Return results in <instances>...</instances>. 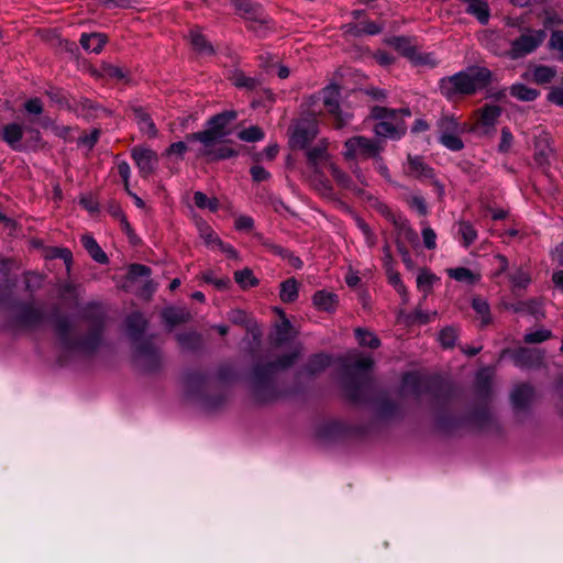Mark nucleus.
<instances>
[{"label":"nucleus","mask_w":563,"mask_h":563,"mask_svg":"<svg viewBox=\"0 0 563 563\" xmlns=\"http://www.w3.org/2000/svg\"><path fill=\"white\" fill-rule=\"evenodd\" d=\"M490 78V71L483 67H470L441 82V91L446 97L455 93L468 95L484 88Z\"/></svg>","instance_id":"obj_1"},{"label":"nucleus","mask_w":563,"mask_h":563,"mask_svg":"<svg viewBox=\"0 0 563 563\" xmlns=\"http://www.w3.org/2000/svg\"><path fill=\"white\" fill-rule=\"evenodd\" d=\"M371 113L374 119L378 120L374 128L376 135L400 139L405 134L407 126L404 119L410 117L408 109L396 111L384 107H375L372 109Z\"/></svg>","instance_id":"obj_2"},{"label":"nucleus","mask_w":563,"mask_h":563,"mask_svg":"<svg viewBox=\"0 0 563 563\" xmlns=\"http://www.w3.org/2000/svg\"><path fill=\"white\" fill-rule=\"evenodd\" d=\"M235 111H225L213 117L208 124V129L203 132L191 134L187 137L188 141H199L200 144L207 146L217 145L227 135L230 134L229 124L235 120Z\"/></svg>","instance_id":"obj_3"},{"label":"nucleus","mask_w":563,"mask_h":563,"mask_svg":"<svg viewBox=\"0 0 563 563\" xmlns=\"http://www.w3.org/2000/svg\"><path fill=\"white\" fill-rule=\"evenodd\" d=\"M307 157L310 165L314 168L316 178L314 181H319L322 187V192L325 194L329 190V187L325 183L319 179V174L323 169H329L333 177L338 180L342 186H346L347 178L346 176L340 172L335 165L330 161L329 155L325 151V145L316 146L313 148L308 150Z\"/></svg>","instance_id":"obj_4"},{"label":"nucleus","mask_w":563,"mask_h":563,"mask_svg":"<svg viewBox=\"0 0 563 563\" xmlns=\"http://www.w3.org/2000/svg\"><path fill=\"white\" fill-rule=\"evenodd\" d=\"M440 143L450 151H460L464 144L461 135L466 128L461 125L453 117H445L439 121Z\"/></svg>","instance_id":"obj_5"},{"label":"nucleus","mask_w":563,"mask_h":563,"mask_svg":"<svg viewBox=\"0 0 563 563\" xmlns=\"http://www.w3.org/2000/svg\"><path fill=\"white\" fill-rule=\"evenodd\" d=\"M380 151L378 142L364 136H354L345 142L344 157L346 159L369 158Z\"/></svg>","instance_id":"obj_6"},{"label":"nucleus","mask_w":563,"mask_h":563,"mask_svg":"<svg viewBox=\"0 0 563 563\" xmlns=\"http://www.w3.org/2000/svg\"><path fill=\"white\" fill-rule=\"evenodd\" d=\"M545 32L543 30H528L522 33L520 37L515 40L511 45L510 55L512 58H518L532 53L545 40Z\"/></svg>","instance_id":"obj_7"},{"label":"nucleus","mask_w":563,"mask_h":563,"mask_svg":"<svg viewBox=\"0 0 563 563\" xmlns=\"http://www.w3.org/2000/svg\"><path fill=\"white\" fill-rule=\"evenodd\" d=\"M339 98L340 89L335 85H330L322 90V100L324 107L329 113H331L336 119L338 126H342L347 123L350 115L347 113L341 115Z\"/></svg>","instance_id":"obj_8"},{"label":"nucleus","mask_w":563,"mask_h":563,"mask_svg":"<svg viewBox=\"0 0 563 563\" xmlns=\"http://www.w3.org/2000/svg\"><path fill=\"white\" fill-rule=\"evenodd\" d=\"M132 157L143 177L150 176L157 166V154L151 148L134 147L132 150Z\"/></svg>","instance_id":"obj_9"},{"label":"nucleus","mask_w":563,"mask_h":563,"mask_svg":"<svg viewBox=\"0 0 563 563\" xmlns=\"http://www.w3.org/2000/svg\"><path fill=\"white\" fill-rule=\"evenodd\" d=\"M501 114V109L495 104H487L483 107L477 114L475 129L482 134H489Z\"/></svg>","instance_id":"obj_10"},{"label":"nucleus","mask_w":563,"mask_h":563,"mask_svg":"<svg viewBox=\"0 0 563 563\" xmlns=\"http://www.w3.org/2000/svg\"><path fill=\"white\" fill-rule=\"evenodd\" d=\"M318 134L314 122L300 121L296 124L290 137L294 147H306Z\"/></svg>","instance_id":"obj_11"},{"label":"nucleus","mask_w":563,"mask_h":563,"mask_svg":"<svg viewBox=\"0 0 563 563\" xmlns=\"http://www.w3.org/2000/svg\"><path fill=\"white\" fill-rule=\"evenodd\" d=\"M107 43V36L102 33H84L80 37L82 48L89 53L99 54Z\"/></svg>","instance_id":"obj_12"},{"label":"nucleus","mask_w":563,"mask_h":563,"mask_svg":"<svg viewBox=\"0 0 563 563\" xmlns=\"http://www.w3.org/2000/svg\"><path fill=\"white\" fill-rule=\"evenodd\" d=\"M534 157L538 164L544 165L550 162L553 150L548 134H542L537 137L534 143Z\"/></svg>","instance_id":"obj_13"},{"label":"nucleus","mask_w":563,"mask_h":563,"mask_svg":"<svg viewBox=\"0 0 563 563\" xmlns=\"http://www.w3.org/2000/svg\"><path fill=\"white\" fill-rule=\"evenodd\" d=\"M23 135V129L16 123H10L3 126L1 131L2 140L13 150L21 148V139Z\"/></svg>","instance_id":"obj_14"},{"label":"nucleus","mask_w":563,"mask_h":563,"mask_svg":"<svg viewBox=\"0 0 563 563\" xmlns=\"http://www.w3.org/2000/svg\"><path fill=\"white\" fill-rule=\"evenodd\" d=\"M445 272L452 279L466 285H474L481 279L478 272L466 267L448 268Z\"/></svg>","instance_id":"obj_15"},{"label":"nucleus","mask_w":563,"mask_h":563,"mask_svg":"<svg viewBox=\"0 0 563 563\" xmlns=\"http://www.w3.org/2000/svg\"><path fill=\"white\" fill-rule=\"evenodd\" d=\"M198 154L207 156L210 159H224L236 155V152L224 145L216 147V145L207 146L206 144H201Z\"/></svg>","instance_id":"obj_16"},{"label":"nucleus","mask_w":563,"mask_h":563,"mask_svg":"<svg viewBox=\"0 0 563 563\" xmlns=\"http://www.w3.org/2000/svg\"><path fill=\"white\" fill-rule=\"evenodd\" d=\"M134 118L139 125L141 132L146 134L147 136L154 137L157 134V129L153 122V120L148 117V114L141 108L134 109Z\"/></svg>","instance_id":"obj_17"},{"label":"nucleus","mask_w":563,"mask_h":563,"mask_svg":"<svg viewBox=\"0 0 563 563\" xmlns=\"http://www.w3.org/2000/svg\"><path fill=\"white\" fill-rule=\"evenodd\" d=\"M336 303L338 297L333 292L320 290L313 296V305L320 310L332 311L335 309Z\"/></svg>","instance_id":"obj_18"},{"label":"nucleus","mask_w":563,"mask_h":563,"mask_svg":"<svg viewBox=\"0 0 563 563\" xmlns=\"http://www.w3.org/2000/svg\"><path fill=\"white\" fill-rule=\"evenodd\" d=\"M197 229L206 246L211 250H216L217 246H222V241L206 222L198 221Z\"/></svg>","instance_id":"obj_19"},{"label":"nucleus","mask_w":563,"mask_h":563,"mask_svg":"<svg viewBox=\"0 0 563 563\" xmlns=\"http://www.w3.org/2000/svg\"><path fill=\"white\" fill-rule=\"evenodd\" d=\"M407 173L410 174L413 177H423L428 178L432 176V170L429 168L423 161L418 157H408V166H407Z\"/></svg>","instance_id":"obj_20"},{"label":"nucleus","mask_w":563,"mask_h":563,"mask_svg":"<svg viewBox=\"0 0 563 563\" xmlns=\"http://www.w3.org/2000/svg\"><path fill=\"white\" fill-rule=\"evenodd\" d=\"M382 31V25L375 22H360L355 25H346V33L355 36L363 34L374 35Z\"/></svg>","instance_id":"obj_21"},{"label":"nucleus","mask_w":563,"mask_h":563,"mask_svg":"<svg viewBox=\"0 0 563 563\" xmlns=\"http://www.w3.org/2000/svg\"><path fill=\"white\" fill-rule=\"evenodd\" d=\"M81 243L84 247L88 251L91 257L98 263H106L107 255L100 249L96 240L90 235H82Z\"/></svg>","instance_id":"obj_22"},{"label":"nucleus","mask_w":563,"mask_h":563,"mask_svg":"<svg viewBox=\"0 0 563 563\" xmlns=\"http://www.w3.org/2000/svg\"><path fill=\"white\" fill-rule=\"evenodd\" d=\"M373 360L369 355L353 352L349 354V367L356 372L367 371L371 368Z\"/></svg>","instance_id":"obj_23"},{"label":"nucleus","mask_w":563,"mask_h":563,"mask_svg":"<svg viewBox=\"0 0 563 563\" xmlns=\"http://www.w3.org/2000/svg\"><path fill=\"white\" fill-rule=\"evenodd\" d=\"M190 43L194 48L200 54H211L213 52L212 46L209 44L203 34L197 29L190 31Z\"/></svg>","instance_id":"obj_24"},{"label":"nucleus","mask_w":563,"mask_h":563,"mask_svg":"<svg viewBox=\"0 0 563 563\" xmlns=\"http://www.w3.org/2000/svg\"><path fill=\"white\" fill-rule=\"evenodd\" d=\"M541 361L538 350L520 349L516 354V363L520 366H531Z\"/></svg>","instance_id":"obj_25"},{"label":"nucleus","mask_w":563,"mask_h":563,"mask_svg":"<svg viewBox=\"0 0 563 563\" xmlns=\"http://www.w3.org/2000/svg\"><path fill=\"white\" fill-rule=\"evenodd\" d=\"M472 307L476 312L483 325L488 324L490 321V311L487 301L481 297H475L472 300Z\"/></svg>","instance_id":"obj_26"},{"label":"nucleus","mask_w":563,"mask_h":563,"mask_svg":"<svg viewBox=\"0 0 563 563\" xmlns=\"http://www.w3.org/2000/svg\"><path fill=\"white\" fill-rule=\"evenodd\" d=\"M298 297V285L294 278L285 280L280 286V299L284 302H292Z\"/></svg>","instance_id":"obj_27"},{"label":"nucleus","mask_w":563,"mask_h":563,"mask_svg":"<svg viewBox=\"0 0 563 563\" xmlns=\"http://www.w3.org/2000/svg\"><path fill=\"white\" fill-rule=\"evenodd\" d=\"M556 75V70L553 67L540 65L533 69L532 79L537 84L550 82Z\"/></svg>","instance_id":"obj_28"},{"label":"nucleus","mask_w":563,"mask_h":563,"mask_svg":"<svg viewBox=\"0 0 563 563\" xmlns=\"http://www.w3.org/2000/svg\"><path fill=\"white\" fill-rule=\"evenodd\" d=\"M467 11L474 14L482 23L488 20L487 4L482 0H468Z\"/></svg>","instance_id":"obj_29"},{"label":"nucleus","mask_w":563,"mask_h":563,"mask_svg":"<svg viewBox=\"0 0 563 563\" xmlns=\"http://www.w3.org/2000/svg\"><path fill=\"white\" fill-rule=\"evenodd\" d=\"M511 95L522 101H532L538 97L539 92L536 89L518 84L511 87Z\"/></svg>","instance_id":"obj_30"},{"label":"nucleus","mask_w":563,"mask_h":563,"mask_svg":"<svg viewBox=\"0 0 563 563\" xmlns=\"http://www.w3.org/2000/svg\"><path fill=\"white\" fill-rule=\"evenodd\" d=\"M99 76L114 79L118 81L126 79V73L122 68L110 64H103L101 66Z\"/></svg>","instance_id":"obj_31"},{"label":"nucleus","mask_w":563,"mask_h":563,"mask_svg":"<svg viewBox=\"0 0 563 563\" xmlns=\"http://www.w3.org/2000/svg\"><path fill=\"white\" fill-rule=\"evenodd\" d=\"M234 279L244 289L253 287L258 283L253 272L247 268L235 272Z\"/></svg>","instance_id":"obj_32"},{"label":"nucleus","mask_w":563,"mask_h":563,"mask_svg":"<svg viewBox=\"0 0 563 563\" xmlns=\"http://www.w3.org/2000/svg\"><path fill=\"white\" fill-rule=\"evenodd\" d=\"M459 234L465 246L471 245L477 239V232L468 222L459 223Z\"/></svg>","instance_id":"obj_33"},{"label":"nucleus","mask_w":563,"mask_h":563,"mask_svg":"<svg viewBox=\"0 0 563 563\" xmlns=\"http://www.w3.org/2000/svg\"><path fill=\"white\" fill-rule=\"evenodd\" d=\"M238 136L244 142H257L264 139V132L258 126L252 125L241 130Z\"/></svg>","instance_id":"obj_34"},{"label":"nucleus","mask_w":563,"mask_h":563,"mask_svg":"<svg viewBox=\"0 0 563 563\" xmlns=\"http://www.w3.org/2000/svg\"><path fill=\"white\" fill-rule=\"evenodd\" d=\"M531 387L528 385H521L514 389L511 394V399L516 406H523L526 401L531 397Z\"/></svg>","instance_id":"obj_35"},{"label":"nucleus","mask_w":563,"mask_h":563,"mask_svg":"<svg viewBox=\"0 0 563 563\" xmlns=\"http://www.w3.org/2000/svg\"><path fill=\"white\" fill-rule=\"evenodd\" d=\"M548 45L551 51L555 52L556 57L563 62V31L552 32Z\"/></svg>","instance_id":"obj_36"},{"label":"nucleus","mask_w":563,"mask_h":563,"mask_svg":"<svg viewBox=\"0 0 563 563\" xmlns=\"http://www.w3.org/2000/svg\"><path fill=\"white\" fill-rule=\"evenodd\" d=\"M358 343L363 346L377 347L379 344L378 339L369 331L357 329L355 331Z\"/></svg>","instance_id":"obj_37"},{"label":"nucleus","mask_w":563,"mask_h":563,"mask_svg":"<svg viewBox=\"0 0 563 563\" xmlns=\"http://www.w3.org/2000/svg\"><path fill=\"white\" fill-rule=\"evenodd\" d=\"M530 280L529 273L522 268L516 269V272L510 275V282L514 288H526Z\"/></svg>","instance_id":"obj_38"},{"label":"nucleus","mask_w":563,"mask_h":563,"mask_svg":"<svg viewBox=\"0 0 563 563\" xmlns=\"http://www.w3.org/2000/svg\"><path fill=\"white\" fill-rule=\"evenodd\" d=\"M187 150L188 146L185 142H175L170 144L168 148H166L164 155L169 159L178 161L184 157V154Z\"/></svg>","instance_id":"obj_39"},{"label":"nucleus","mask_w":563,"mask_h":563,"mask_svg":"<svg viewBox=\"0 0 563 563\" xmlns=\"http://www.w3.org/2000/svg\"><path fill=\"white\" fill-rule=\"evenodd\" d=\"M514 136L508 128L501 129L500 142L498 144V151L500 153H508L512 146Z\"/></svg>","instance_id":"obj_40"},{"label":"nucleus","mask_w":563,"mask_h":563,"mask_svg":"<svg viewBox=\"0 0 563 563\" xmlns=\"http://www.w3.org/2000/svg\"><path fill=\"white\" fill-rule=\"evenodd\" d=\"M457 338L456 331L453 328H445L439 334V341L442 346L451 347Z\"/></svg>","instance_id":"obj_41"},{"label":"nucleus","mask_w":563,"mask_h":563,"mask_svg":"<svg viewBox=\"0 0 563 563\" xmlns=\"http://www.w3.org/2000/svg\"><path fill=\"white\" fill-rule=\"evenodd\" d=\"M163 316L168 323L175 324L184 321L186 319L187 313L184 310L169 308L164 311Z\"/></svg>","instance_id":"obj_42"},{"label":"nucleus","mask_w":563,"mask_h":563,"mask_svg":"<svg viewBox=\"0 0 563 563\" xmlns=\"http://www.w3.org/2000/svg\"><path fill=\"white\" fill-rule=\"evenodd\" d=\"M551 336V332L545 329H539L533 332H529L525 335V341L527 343H540L545 341Z\"/></svg>","instance_id":"obj_43"},{"label":"nucleus","mask_w":563,"mask_h":563,"mask_svg":"<svg viewBox=\"0 0 563 563\" xmlns=\"http://www.w3.org/2000/svg\"><path fill=\"white\" fill-rule=\"evenodd\" d=\"M330 362H331V358L330 356L325 355V354H319V355H316L311 361H310V371L311 372H318V371H321L325 367H328L330 365Z\"/></svg>","instance_id":"obj_44"},{"label":"nucleus","mask_w":563,"mask_h":563,"mask_svg":"<svg viewBox=\"0 0 563 563\" xmlns=\"http://www.w3.org/2000/svg\"><path fill=\"white\" fill-rule=\"evenodd\" d=\"M434 276L429 272H420L417 277V286L420 290L427 291L432 286Z\"/></svg>","instance_id":"obj_45"},{"label":"nucleus","mask_w":563,"mask_h":563,"mask_svg":"<svg viewBox=\"0 0 563 563\" xmlns=\"http://www.w3.org/2000/svg\"><path fill=\"white\" fill-rule=\"evenodd\" d=\"M423 244L427 249L433 250L437 246V234L430 227L422 229Z\"/></svg>","instance_id":"obj_46"},{"label":"nucleus","mask_w":563,"mask_h":563,"mask_svg":"<svg viewBox=\"0 0 563 563\" xmlns=\"http://www.w3.org/2000/svg\"><path fill=\"white\" fill-rule=\"evenodd\" d=\"M548 99L558 106H563V80L560 86L551 89Z\"/></svg>","instance_id":"obj_47"},{"label":"nucleus","mask_w":563,"mask_h":563,"mask_svg":"<svg viewBox=\"0 0 563 563\" xmlns=\"http://www.w3.org/2000/svg\"><path fill=\"white\" fill-rule=\"evenodd\" d=\"M150 275V269L140 264H134L129 269V276L132 279H136L137 277H147Z\"/></svg>","instance_id":"obj_48"},{"label":"nucleus","mask_w":563,"mask_h":563,"mask_svg":"<svg viewBox=\"0 0 563 563\" xmlns=\"http://www.w3.org/2000/svg\"><path fill=\"white\" fill-rule=\"evenodd\" d=\"M251 175L254 181H264L269 178V173L260 165H255L251 168Z\"/></svg>","instance_id":"obj_49"},{"label":"nucleus","mask_w":563,"mask_h":563,"mask_svg":"<svg viewBox=\"0 0 563 563\" xmlns=\"http://www.w3.org/2000/svg\"><path fill=\"white\" fill-rule=\"evenodd\" d=\"M129 327L133 330L140 331L145 325V320L141 313H133L128 319Z\"/></svg>","instance_id":"obj_50"},{"label":"nucleus","mask_w":563,"mask_h":563,"mask_svg":"<svg viewBox=\"0 0 563 563\" xmlns=\"http://www.w3.org/2000/svg\"><path fill=\"white\" fill-rule=\"evenodd\" d=\"M234 7L242 14H251L254 11V3L251 0H235Z\"/></svg>","instance_id":"obj_51"},{"label":"nucleus","mask_w":563,"mask_h":563,"mask_svg":"<svg viewBox=\"0 0 563 563\" xmlns=\"http://www.w3.org/2000/svg\"><path fill=\"white\" fill-rule=\"evenodd\" d=\"M291 329V324L287 319H283L280 324L277 325L276 332H277V340L284 341L287 339L289 332Z\"/></svg>","instance_id":"obj_52"},{"label":"nucleus","mask_w":563,"mask_h":563,"mask_svg":"<svg viewBox=\"0 0 563 563\" xmlns=\"http://www.w3.org/2000/svg\"><path fill=\"white\" fill-rule=\"evenodd\" d=\"M118 172L121 178L123 179L126 191H129V178L131 174L129 164L126 162H120L118 164Z\"/></svg>","instance_id":"obj_53"},{"label":"nucleus","mask_w":563,"mask_h":563,"mask_svg":"<svg viewBox=\"0 0 563 563\" xmlns=\"http://www.w3.org/2000/svg\"><path fill=\"white\" fill-rule=\"evenodd\" d=\"M388 279H389V283L396 288V290L399 294H405L406 292L405 286L401 283L400 276H399L398 273L393 272V271H388Z\"/></svg>","instance_id":"obj_54"},{"label":"nucleus","mask_w":563,"mask_h":563,"mask_svg":"<svg viewBox=\"0 0 563 563\" xmlns=\"http://www.w3.org/2000/svg\"><path fill=\"white\" fill-rule=\"evenodd\" d=\"M98 137H99V131L93 130L89 134L81 136L80 143L86 145L88 148H91L95 145V143L97 142Z\"/></svg>","instance_id":"obj_55"},{"label":"nucleus","mask_w":563,"mask_h":563,"mask_svg":"<svg viewBox=\"0 0 563 563\" xmlns=\"http://www.w3.org/2000/svg\"><path fill=\"white\" fill-rule=\"evenodd\" d=\"M235 227L239 230H250L253 227V219L246 216H241L235 220Z\"/></svg>","instance_id":"obj_56"},{"label":"nucleus","mask_w":563,"mask_h":563,"mask_svg":"<svg viewBox=\"0 0 563 563\" xmlns=\"http://www.w3.org/2000/svg\"><path fill=\"white\" fill-rule=\"evenodd\" d=\"M25 110L30 113L40 114L42 112V103L38 99H31L25 103Z\"/></svg>","instance_id":"obj_57"},{"label":"nucleus","mask_w":563,"mask_h":563,"mask_svg":"<svg viewBox=\"0 0 563 563\" xmlns=\"http://www.w3.org/2000/svg\"><path fill=\"white\" fill-rule=\"evenodd\" d=\"M209 197H207L203 192L201 191H196L195 195H194V201H195V205L198 207V208H201V209H206L207 206H208V201H209Z\"/></svg>","instance_id":"obj_58"},{"label":"nucleus","mask_w":563,"mask_h":563,"mask_svg":"<svg viewBox=\"0 0 563 563\" xmlns=\"http://www.w3.org/2000/svg\"><path fill=\"white\" fill-rule=\"evenodd\" d=\"M411 206H412L415 209H417V211H418L420 214H426V213H427V206H426L424 200H423L421 197H418V196L412 197V199H411Z\"/></svg>","instance_id":"obj_59"},{"label":"nucleus","mask_w":563,"mask_h":563,"mask_svg":"<svg viewBox=\"0 0 563 563\" xmlns=\"http://www.w3.org/2000/svg\"><path fill=\"white\" fill-rule=\"evenodd\" d=\"M277 153L278 146L276 144L268 145L261 154V157L272 161L277 155Z\"/></svg>","instance_id":"obj_60"},{"label":"nucleus","mask_w":563,"mask_h":563,"mask_svg":"<svg viewBox=\"0 0 563 563\" xmlns=\"http://www.w3.org/2000/svg\"><path fill=\"white\" fill-rule=\"evenodd\" d=\"M356 223H357L358 229L364 234V238H365L366 242L368 244H372L373 243L372 242V235H371V231H369L368 225L364 221H362L360 219L356 220Z\"/></svg>","instance_id":"obj_61"},{"label":"nucleus","mask_w":563,"mask_h":563,"mask_svg":"<svg viewBox=\"0 0 563 563\" xmlns=\"http://www.w3.org/2000/svg\"><path fill=\"white\" fill-rule=\"evenodd\" d=\"M552 260L558 264L563 265V244L558 245L551 251Z\"/></svg>","instance_id":"obj_62"},{"label":"nucleus","mask_w":563,"mask_h":563,"mask_svg":"<svg viewBox=\"0 0 563 563\" xmlns=\"http://www.w3.org/2000/svg\"><path fill=\"white\" fill-rule=\"evenodd\" d=\"M233 80H234V85L239 86V87H251L252 86V80L250 78H246L242 74H236L234 76Z\"/></svg>","instance_id":"obj_63"},{"label":"nucleus","mask_w":563,"mask_h":563,"mask_svg":"<svg viewBox=\"0 0 563 563\" xmlns=\"http://www.w3.org/2000/svg\"><path fill=\"white\" fill-rule=\"evenodd\" d=\"M552 280L558 288L563 290V269L553 273Z\"/></svg>","instance_id":"obj_64"}]
</instances>
